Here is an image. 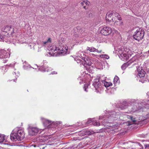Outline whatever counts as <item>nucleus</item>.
<instances>
[{
  "instance_id": "nucleus-1",
  "label": "nucleus",
  "mask_w": 149,
  "mask_h": 149,
  "mask_svg": "<svg viewBox=\"0 0 149 149\" xmlns=\"http://www.w3.org/2000/svg\"><path fill=\"white\" fill-rule=\"evenodd\" d=\"M51 42L50 38H49L46 41L44 42L45 46L47 47L49 51L48 53L50 56H64L70 53L68 50V47L66 45H50Z\"/></svg>"
},
{
  "instance_id": "nucleus-2",
  "label": "nucleus",
  "mask_w": 149,
  "mask_h": 149,
  "mask_svg": "<svg viewBox=\"0 0 149 149\" xmlns=\"http://www.w3.org/2000/svg\"><path fill=\"white\" fill-rule=\"evenodd\" d=\"M74 59L78 63H80L81 65V64H86L90 66L92 63L91 61L86 55L84 52L81 50L77 53Z\"/></svg>"
},
{
  "instance_id": "nucleus-3",
  "label": "nucleus",
  "mask_w": 149,
  "mask_h": 149,
  "mask_svg": "<svg viewBox=\"0 0 149 149\" xmlns=\"http://www.w3.org/2000/svg\"><path fill=\"white\" fill-rule=\"evenodd\" d=\"M106 19L109 22L112 21L114 23L119 22V24H117L119 25H122L123 22L120 21L122 19L120 15L115 11H109L106 16Z\"/></svg>"
},
{
  "instance_id": "nucleus-4",
  "label": "nucleus",
  "mask_w": 149,
  "mask_h": 149,
  "mask_svg": "<svg viewBox=\"0 0 149 149\" xmlns=\"http://www.w3.org/2000/svg\"><path fill=\"white\" fill-rule=\"evenodd\" d=\"M117 51L120 58L124 61L128 60L132 54V52L129 47H121L118 49Z\"/></svg>"
},
{
  "instance_id": "nucleus-5",
  "label": "nucleus",
  "mask_w": 149,
  "mask_h": 149,
  "mask_svg": "<svg viewBox=\"0 0 149 149\" xmlns=\"http://www.w3.org/2000/svg\"><path fill=\"white\" fill-rule=\"evenodd\" d=\"M24 130L18 128L14 129L10 135V139L13 141H21L24 138Z\"/></svg>"
},
{
  "instance_id": "nucleus-6",
  "label": "nucleus",
  "mask_w": 149,
  "mask_h": 149,
  "mask_svg": "<svg viewBox=\"0 0 149 149\" xmlns=\"http://www.w3.org/2000/svg\"><path fill=\"white\" fill-rule=\"evenodd\" d=\"M144 35V32L143 30L139 28L134 32L133 37L135 40L139 41L143 38Z\"/></svg>"
},
{
  "instance_id": "nucleus-7",
  "label": "nucleus",
  "mask_w": 149,
  "mask_h": 149,
  "mask_svg": "<svg viewBox=\"0 0 149 149\" xmlns=\"http://www.w3.org/2000/svg\"><path fill=\"white\" fill-rule=\"evenodd\" d=\"M44 125L47 128H51L55 127L56 126L54 122H52L51 121L49 120L43 118H41Z\"/></svg>"
},
{
  "instance_id": "nucleus-8",
  "label": "nucleus",
  "mask_w": 149,
  "mask_h": 149,
  "mask_svg": "<svg viewBox=\"0 0 149 149\" xmlns=\"http://www.w3.org/2000/svg\"><path fill=\"white\" fill-rule=\"evenodd\" d=\"M11 54V53H8L4 49L0 50V59H3V63H6L7 60V59L4 60V59L8 58V54L9 55V57Z\"/></svg>"
},
{
  "instance_id": "nucleus-9",
  "label": "nucleus",
  "mask_w": 149,
  "mask_h": 149,
  "mask_svg": "<svg viewBox=\"0 0 149 149\" xmlns=\"http://www.w3.org/2000/svg\"><path fill=\"white\" fill-rule=\"evenodd\" d=\"M93 85L97 93L100 92L102 90V86L99 79H95L94 80Z\"/></svg>"
},
{
  "instance_id": "nucleus-10",
  "label": "nucleus",
  "mask_w": 149,
  "mask_h": 149,
  "mask_svg": "<svg viewBox=\"0 0 149 149\" xmlns=\"http://www.w3.org/2000/svg\"><path fill=\"white\" fill-rule=\"evenodd\" d=\"M1 31L4 32L8 33L9 35L13 36L14 33V28L10 26H4L1 29Z\"/></svg>"
},
{
  "instance_id": "nucleus-11",
  "label": "nucleus",
  "mask_w": 149,
  "mask_h": 149,
  "mask_svg": "<svg viewBox=\"0 0 149 149\" xmlns=\"http://www.w3.org/2000/svg\"><path fill=\"white\" fill-rule=\"evenodd\" d=\"M100 33L104 35L107 36L110 34L111 33V29L110 27L104 26L100 29Z\"/></svg>"
},
{
  "instance_id": "nucleus-12",
  "label": "nucleus",
  "mask_w": 149,
  "mask_h": 149,
  "mask_svg": "<svg viewBox=\"0 0 149 149\" xmlns=\"http://www.w3.org/2000/svg\"><path fill=\"white\" fill-rule=\"evenodd\" d=\"M28 130L29 134L30 135L33 136L36 134L37 133V127H34L31 124L28 125Z\"/></svg>"
},
{
  "instance_id": "nucleus-13",
  "label": "nucleus",
  "mask_w": 149,
  "mask_h": 149,
  "mask_svg": "<svg viewBox=\"0 0 149 149\" xmlns=\"http://www.w3.org/2000/svg\"><path fill=\"white\" fill-rule=\"evenodd\" d=\"M47 63L46 61H43V65L40 66H38V69L42 71H47L48 72L52 70V68H49L46 65L45 63Z\"/></svg>"
},
{
  "instance_id": "nucleus-14",
  "label": "nucleus",
  "mask_w": 149,
  "mask_h": 149,
  "mask_svg": "<svg viewBox=\"0 0 149 149\" xmlns=\"http://www.w3.org/2000/svg\"><path fill=\"white\" fill-rule=\"evenodd\" d=\"M116 113L114 111L110 112V113L109 115L107 114L104 116H100L99 117V119H102L105 118V117H107L109 119H112L113 120H115V116L118 115L117 114H116Z\"/></svg>"
},
{
  "instance_id": "nucleus-15",
  "label": "nucleus",
  "mask_w": 149,
  "mask_h": 149,
  "mask_svg": "<svg viewBox=\"0 0 149 149\" xmlns=\"http://www.w3.org/2000/svg\"><path fill=\"white\" fill-rule=\"evenodd\" d=\"M91 122L92 123V124L94 125L98 126L100 125V123L98 121H96L95 120V118H90L87 121L86 124L90 123Z\"/></svg>"
},
{
  "instance_id": "nucleus-16",
  "label": "nucleus",
  "mask_w": 149,
  "mask_h": 149,
  "mask_svg": "<svg viewBox=\"0 0 149 149\" xmlns=\"http://www.w3.org/2000/svg\"><path fill=\"white\" fill-rule=\"evenodd\" d=\"M89 2L87 0H84L81 2L80 4L81 6H83V8L85 9H86L87 8L86 7V6L88 5L89 4Z\"/></svg>"
},
{
  "instance_id": "nucleus-17",
  "label": "nucleus",
  "mask_w": 149,
  "mask_h": 149,
  "mask_svg": "<svg viewBox=\"0 0 149 149\" xmlns=\"http://www.w3.org/2000/svg\"><path fill=\"white\" fill-rule=\"evenodd\" d=\"M86 50L89 51L90 52H97L98 53H101L102 52V50L99 51L97 49L93 47H87Z\"/></svg>"
},
{
  "instance_id": "nucleus-18",
  "label": "nucleus",
  "mask_w": 149,
  "mask_h": 149,
  "mask_svg": "<svg viewBox=\"0 0 149 149\" xmlns=\"http://www.w3.org/2000/svg\"><path fill=\"white\" fill-rule=\"evenodd\" d=\"M51 138V136L50 135L43 136L41 137V138L39 139L40 141V142L45 141Z\"/></svg>"
},
{
  "instance_id": "nucleus-19",
  "label": "nucleus",
  "mask_w": 149,
  "mask_h": 149,
  "mask_svg": "<svg viewBox=\"0 0 149 149\" xmlns=\"http://www.w3.org/2000/svg\"><path fill=\"white\" fill-rule=\"evenodd\" d=\"M37 67V65H36V67H31L30 65H27V64H26V63L24 65L23 68L25 70H28L30 68H32L33 69L35 70H36V68Z\"/></svg>"
},
{
  "instance_id": "nucleus-20",
  "label": "nucleus",
  "mask_w": 149,
  "mask_h": 149,
  "mask_svg": "<svg viewBox=\"0 0 149 149\" xmlns=\"http://www.w3.org/2000/svg\"><path fill=\"white\" fill-rule=\"evenodd\" d=\"M146 72L143 69H141L138 72V74L140 77H143L145 76Z\"/></svg>"
},
{
  "instance_id": "nucleus-21",
  "label": "nucleus",
  "mask_w": 149,
  "mask_h": 149,
  "mask_svg": "<svg viewBox=\"0 0 149 149\" xmlns=\"http://www.w3.org/2000/svg\"><path fill=\"white\" fill-rule=\"evenodd\" d=\"M145 103L143 102L142 103V105L143 107L142 108L145 107L148 109H149V100L146 101V102H145Z\"/></svg>"
},
{
  "instance_id": "nucleus-22",
  "label": "nucleus",
  "mask_w": 149,
  "mask_h": 149,
  "mask_svg": "<svg viewBox=\"0 0 149 149\" xmlns=\"http://www.w3.org/2000/svg\"><path fill=\"white\" fill-rule=\"evenodd\" d=\"M102 83L104 84V86L106 87H108L110 86H111L112 83L110 82H107L105 81H102Z\"/></svg>"
},
{
  "instance_id": "nucleus-23",
  "label": "nucleus",
  "mask_w": 149,
  "mask_h": 149,
  "mask_svg": "<svg viewBox=\"0 0 149 149\" xmlns=\"http://www.w3.org/2000/svg\"><path fill=\"white\" fill-rule=\"evenodd\" d=\"M7 66H3L1 68V70L2 73L4 74L7 70Z\"/></svg>"
},
{
  "instance_id": "nucleus-24",
  "label": "nucleus",
  "mask_w": 149,
  "mask_h": 149,
  "mask_svg": "<svg viewBox=\"0 0 149 149\" xmlns=\"http://www.w3.org/2000/svg\"><path fill=\"white\" fill-rule=\"evenodd\" d=\"M4 141H6L5 139L4 135L3 134H0V143H1L3 142Z\"/></svg>"
},
{
  "instance_id": "nucleus-25",
  "label": "nucleus",
  "mask_w": 149,
  "mask_h": 149,
  "mask_svg": "<svg viewBox=\"0 0 149 149\" xmlns=\"http://www.w3.org/2000/svg\"><path fill=\"white\" fill-rule=\"evenodd\" d=\"M138 60V57L137 56H134L130 60V62H133L136 61Z\"/></svg>"
},
{
  "instance_id": "nucleus-26",
  "label": "nucleus",
  "mask_w": 149,
  "mask_h": 149,
  "mask_svg": "<svg viewBox=\"0 0 149 149\" xmlns=\"http://www.w3.org/2000/svg\"><path fill=\"white\" fill-rule=\"evenodd\" d=\"M77 29H80L79 30V32L81 34L85 32V29L84 28L80 29V27L78 26L77 27Z\"/></svg>"
},
{
  "instance_id": "nucleus-27",
  "label": "nucleus",
  "mask_w": 149,
  "mask_h": 149,
  "mask_svg": "<svg viewBox=\"0 0 149 149\" xmlns=\"http://www.w3.org/2000/svg\"><path fill=\"white\" fill-rule=\"evenodd\" d=\"M100 57L102 58H104L106 59H109V57L107 54H102L100 55Z\"/></svg>"
},
{
  "instance_id": "nucleus-28",
  "label": "nucleus",
  "mask_w": 149,
  "mask_h": 149,
  "mask_svg": "<svg viewBox=\"0 0 149 149\" xmlns=\"http://www.w3.org/2000/svg\"><path fill=\"white\" fill-rule=\"evenodd\" d=\"M7 37L6 35H3L0 34V38L1 39H3L4 41H6V40Z\"/></svg>"
},
{
  "instance_id": "nucleus-29",
  "label": "nucleus",
  "mask_w": 149,
  "mask_h": 149,
  "mask_svg": "<svg viewBox=\"0 0 149 149\" xmlns=\"http://www.w3.org/2000/svg\"><path fill=\"white\" fill-rule=\"evenodd\" d=\"M124 103V104H123L124 105V106L121 107V108L122 109H125L127 107L128 104L126 103V102H125Z\"/></svg>"
},
{
  "instance_id": "nucleus-30",
  "label": "nucleus",
  "mask_w": 149,
  "mask_h": 149,
  "mask_svg": "<svg viewBox=\"0 0 149 149\" xmlns=\"http://www.w3.org/2000/svg\"><path fill=\"white\" fill-rule=\"evenodd\" d=\"M43 146V144L38 143V147H39L40 149H44V148L45 147Z\"/></svg>"
},
{
  "instance_id": "nucleus-31",
  "label": "nucleus",
  "mask_w": 149,
  "mask_h": 149,
  "mask_svg": "<svg viewBox=\"0 0 149 149\" xmlns=\"http://www.w3.org/2000/svg\"><path fill=\"white\" fill-rule=\"evenodd\" d=\"M127 66V63H125L121 66V68L123 70H125Z\"/></svg>"
},
{
  "instance_id": "nucleus-32",
  "label": "nucleus",
  "mask_w": 149,
  "mask_h": 149,
  "mask_svg": "<svg viewBox=\"0 0 149 149\" xmlns=\"http://www.w3.org/2000/svg\"><path fill=\"white\" fill-rule=\"evenodd\" d=\"M89 84H85L84 85V91L86 92H87L88 91L87 90V89L88 88V86Z\"/></svg>"
},
{
  "instance_id": "nucleus-33",
  "label": "nucleus",
  "mask_w": 149,
  "mask_h": 149,
  "mask_svg": "<svg viewBox=\"0 0 149 149\" xmlns=\"http://www.w3.org/2000/svg\"><path fill=\"white\" fill-rule=\"evenodd\" d=\"M119 79V78L118 76H116L114 79L113 80H114V83H117L118 82V81Z\"/></svg>"
},
{
  "instance_id": "nucleus-34",
  "label": "nucleus",
  "mask_w": 149,
  "mask_h": 149,
  "mask_svg": "<svg viewBox=\"0 0 149 149\" xmlns=\"http://www.w3.org/2000/svg\"><path fill=\"white\" fill-rule=\"evenodd\" d=\"M84 132H85V133H84V134H91V132L89 131H88V130H84Z\"/></svg>"
},
{
  "instance_id": "nucleus-35",
  "label": "nucleus",
  "mask_w": 149,
  "mask_h": 149,
  "mask_svg": "<svg viewBox=\"0 0 149 149\" xmlns=\"http://www.w3.org/2000/svg\"><path fill=\"white\" fill-rule=\"evenodd\" d=\"M13 75H16L17 77H18V76L19 75V73L18 72H17V73H16V72H13Z\"/></svg>"
},
{
  "instance_id": "nucleus-36",
  "label": "nucleus",
  "mask_w": 149,
  "mask_h": 149,
  "mask_svg": "<svg viewBox=\"0 0 149 149\" xmlns=\"http://www.w3.org/2000/svg\"><path fill=\"white\" fill-rule=\"evenodd\" d=\"M131 120L133 122H135L136 121L135 118H133L132 117H130Z\"/></svg>"
},
{
  "instance_id": "nucleus-37",
  "label": "nucleus",
  "mask_w": 149,
  "mask_h": 149,
  "mask_svg": "<svg viewBox=\"0 0 149 149\" xmlns=\"http://www.w3.org/2000/svg\"><path fill=\"white\" fill-rule=\"evenodd\" d=\"M90 56L91 57H94L95 58V57H96L97 55H95L94 54H90Z\"/></svg>"
},
{
  "instance_id": "nucleus-38",
  "label": "nucleus",
  "mask_w": 149,
  "mask_h": 149,
  "mask_svg": "<svg viewBox=\"0 0 149 149\" xmlns=\"http://www.w3.org/2000/svg\"><path fill=\"white\" fill-rule=\"evenodd\" d=\"M15 64L14 63L13 64H10L9 65V66L10 67H13L14 66Z\"/></svg>"
},
{
  "instance_id": "nucleus-39",
  "label": "nucleus",
  "mask_w": 149,
  "mask_h": 149,
  "mask_svg": "<svg viewBox=\"0 0 149 149\" xmlns=\"http://www.w3.org/2000/svg\"><path fill=\"white\" fill-rule=\"evenodd\" d=\"M117 127V126L116 125H113V126L112 128H110V129H111V130H114V129L113 128H116Z\"/></svg>"
},
{
  "instance_id": "nucleus-40",
  "label": "nucleus",
  "mask_w": 149,
  "mask_h": 149,
  "mask_svg": "<svg viewBox=\"0 0 149 149\" xmlns=\"http://www.w3.org/2000/svg\"><path fill=\"white\" fill-rule=\"evenodd\" d=\"M57 74V72H55V71L52 72L51 73V74Z\"/></svg>"
},
{
  "instance_id": "nucleus-41",
  "label": "nucleus",
  "mask_w": 149,
  "mask_h": 149,
  "mask_svg": "<svg viewBox=\"0 0 149 149\" xmlns=\"http://www.w3.org/2000/svg\"><path fill=\"white\" fill-rule=\"evenodd\" d=\"M30 146H33L34 147H36L37 146L36 145V144H32Z\"/></svg>"
},
{
  "instance_id": "nucleus-42",
  "label": "nucleus",
  "mask_w": 149,
  "mask_h": 149,
  "mask_svg": "<svg viewBox=\"0 0 149 149\" xmlns=\"http://www.w3.org/2000/svg\"><path fill=\"white\" fill-rule=\"evenodd\" d=\"M61 123V122H59V121H57L56 122V123L57 124H60Z\"/></svg>"
},
{
  "instance_id": "nucleus-43",
  "label": "nucleus",
  "mask_w": 149,
  "mask_h": 149,
  "mask_svg": "<svg viewBox=\"0 0 149 149\" xmlns=\"http://www.w3.org/2000/svg\"><path fill=\"white\" fill-rule=\"evenodd\" d=\"M44 8H44V10H45V9H46V8L47 7V6L46 5H44Z\"/></svg>"
},
{
  "instance_id": "nucleus-44",
  "label": "nucleus",
  "mask_w": 149,
  "mask_h": 149,
  "mask_svg": "<svg viewBox=\"0 0 149 149\" xmlns=\"http://www.w3.org/2000/svg\"><path fill=\"white\" fill-rule=\"evenodd\" d=\"M147 78L146 79V80H145L146 81H149V75L148 76H147Z\"/></svg>"
},
{
  "instance_id": "nucleus-45",
  "label": "nucleus",
  "mask_w": 149,
  "mask_h": 149,
  "mask_svg": "<svg viewBox=\"0 0 149 149\" xmlns=\"http://www.w3.org/2000/svg\"><path fill=\"white\" fill-rule=\"evenodd\" d=\"M146 147H149V145L147 144L145 145Z\"/></svg>"
},
{
  "instance_id": "nucleus-46",
  "label": "nucleus",
  "mask_w": 149,
  "mask_h": 149,
  "mask_svg": "<svg viewBox=\"0 0 149 149\" xmlns=\"http://www.w3.org/2000/svg\"><path fill=\"white\" fill-rule=\"evenodd\" d=\"M127 117L128 118H130V117H131V116H129L127 115Z\"/></svg>"
},
{
  "instance_id": "nucleus-47",
  "label": "nucleus",
  "mask_w": 149,
  "mask_h": 149,
  "mask_svg": "<svg viewBox=\"0 0 149 149\" xmlns=\"http://www.w3.org/2000/svg\"><path fill=\"white\" fill-rule=\"evenodd\" d=\"M80 123V125H79V126H83L84 125H81V124H82V123Z\"/></svg>"
},
{
  "instance_id": "nucleus-48",
  "label": "nucleus",
  "mask_w": 149,
  "mask_h": 149,
  "mask_svg": "<svg viewBox=\"0 0 149 149\" xmlns=\"http://www.w3.org/2000/svg\"><path fill=\"white\" fill-rule=\"evenodd\" d=\"M139 81H141V82H142V83H143L144 82V81H143L142 82V81H141L140 80H139Z\"/></svg>"
},
{
  "instance_id": "nucleus-49",
  "label": "nucleus",
  "mask_w": 149,
  "mask_h": 149,
  "mask_svg": "<svg viewBox=\"0 0 149 149\" xmlns=\"http://www.w3.org/2000/svg\"><path fill=\"white\" fill-rule=\"evenodd\" d=\"M15 79L14 80V81H15Z\"/></svg>"
},
{
  "instance_id": "nucleus-50",
  "label": "nucleus",
  "mask_w": 149,
  "mask_h": 149,
  "mask_svg": "<svg viewBox=\"0 0 149 149\" xmlns=\"http://www.w3.org/2000/svg\"><path fill=\"white\" fill-rule=\"evenodd\" d=\"M38 132H39V131H38Z\"/></svg>"
},
{
  "instance_id": "nucleus-51",
  "label": "nucleus",
  "mask_w": 149,
  "mask_h": 149,
  "mask_svg": "<svg viewBox=\"0 0 149 149\" xmlns=\"http://www.w3.org/2000/svg\"><path fill=\"white\" fill-rule=\"evenodd\" d=\"M148 53H149V50H148Z\"/></svg>"
}]
</instances>
